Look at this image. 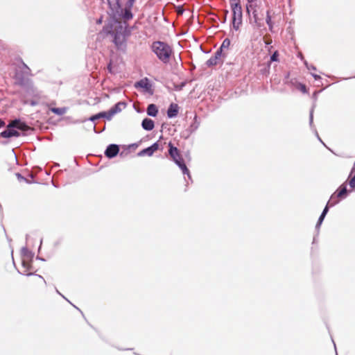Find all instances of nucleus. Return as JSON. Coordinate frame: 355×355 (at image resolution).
<instances>
[{
  "label": "nucleus",
  "mask_w": 355,
  "mask_h": 355,
  "mask_svg": "<svg viewBox=\"0 0 355 355\" xmlns=\"http://www.w3.org/2000/svg\"><path fill=\"white\" fill-rule=\"evenodd\" d=\"M152 51L163 63H168L173 54V49L168 44L156 41L152 44Z\"/></svg>",
  "instance_id": "nucleus-1"
},
{
  "label": "nucleus",
  "mask_w": 355,
  "mask_h": 355,
  "mask_svg": "<svg viewBox=\"0 0 355 355\" xmlns=\"http://www.w3.org/2000/svg\"><path fill=\"white\" fill-rule=\"evenodd\" d=\"M30 128L20 120L15 119L12 121L8 125L6 130L1 132V136L3 138H10L12 137H19L20 134L16 130L22 131L28 130Z\"/></svg>",
  "instance_id": "nucleus-2"
},
{
  "label": "nucleus",
  "mask_w": 355,
  "mask_h": 355,
  "mask_svg": "<svg viewBox=\"0 0 355 355\" xmlns=\"http://www.w3.org/2000/svg\"><path fill=\"white\" fill-rule=\"evenodd\" d=\"M168 153L172 159L181 168L184 174H189V171L184 164V161L180 151L176 147L173 146L171 142L168 143Z\"/></svg>",
  "instance_id": "nucleus-3"
},
{
  "label": "nucleus",
  "mask_w": 355,
  "mask_h": 355,
  "mask_svg": "<svg viewBox=\"0 0 355 355\" xmlns=\"http://www.w3.org/2000/svg\"><path fill=\"white\" fill-rule=\"evenodd\" d=\"M347 195V186L344 183V184H341L339 187V188L336 190V191L334 192L331 195V196L328 202V205H329L330 207L334 206L339 202V200L340 199H343V198H346Z\"/></svg>",
  "instance_id": "nucleus-4"
},
{
  "label": "nucleus",
  "mask_w": 355,
  "mask_h": 355,
  "mask_svg": "<svg viewBox=\"0 0 355 355\" xmlns=\"http://www.w3.org/2000/svg\"><path fill=\"white\" fill-rule=\"evenodd\" d=\"M233 17L232 24L234 29L238 30L242 23V8L241 6L231 7Z\"/></svg>",
  "instance_id": "nucleus-5"
},
{
  "label": "nucleus",
  "mask_w": 355,
  "mask_h": 355,
  "mask_svg": "<svg viewBox=\"0 0 355 355\" xmlns=\"http://www.w3.org/2000/svg\"><path fill=\"white\" fill-rule=\"evenodd\" d=\"M222 56L221 50H217L214 55L207 61L206 64L208 67H213L222 62Z\"/></svg>",
  "instance_id": "nucleus-6"
},
{
  "label": "nucleus",
  "mask_w": 355,
  "mask_h": 355,
  "mask_svg": "<svg viewBox=\"0 0 355 355\" xmlns=\"http://www.w3.org/2000/svg\"><path fill=\"white\" fill-rule=\"evenodd\" d=\"M159 149V144L157 142L153 144L148 148L143 149L140 152L138 153V156L143 157L145 155L152 156L155 152H156Z\"/></svg>",
  "instance_id": "nucleus-7"
},
{
  "label": "nucleus",
  "mask_w": 355,
  "mask_h": 355,
  "mask_svg": "<svg viewBox=\"0 0 355 355\" xmlns=\"http://www.w3.org/2000/svg\"><path fill=\"white\" fill-rule=\"evenodd\" d=\"M119 148L117 145L110 144L107 146L105 152V155L109 158H112L119 153Z\"/></svg>",
  "instance_id": "nucleus-8"
},
{
  "label": "nucleus",
  "mask_w": 355,
  "mask_h": 355,
  "mask_svg": "<svg viewBox=\"0 0 355 355\" xmlns=\"http://www.w3.org/2000/svg\"><path fill=\"white\" fill-rule=\"evenodd\" d=\"M22 267H23V272L26 275H32L33 266L32 262L29 260L23 259L22 260Z\"/></svg>",
  "instance_id": "nucleus-9"
},
{
  "label": "nucleus",
  "mask_w": 355,
  "mask_h": 355,
  "mask_svg": "<svg viewBox=\"0 0 355 355\" xmlns=\"http://www.w3.org/2000/svg\"><path fill=\"white\" fill-rule=\"evenodd\" d=\"M179 112V107L178 104L171 103L168 109L167 115L169 118L175 117Z\"/></svg>",
  "instance_id": "nucleus-10"
},
{
  "label": "nucleus",
  "mask_w": 355,
  "mask_h": 355,
  "mask_svg": "<svg viewBox=\"0 0 355 355\" xmlns=\"http://www.w3.org/2000/svg\"><path fill=\"white\" fill-rule=\"evenodd\" d=\"M54 105H55V103H51L47 105V107L52 112H53L54 114H55L58 116H62L66 113L67 108H65V107H61V108L54 107L53 106Z\"/></svg>",
  "instance_id": "nucleus-11"
},
{
  "label": "nucleus",
  "mask_w": 355,
  "mask_h": 355,
  "mask_svg": "<svg viewBox=\"0 0 355 355\" xmlns=\"http://www.w3.org/2000/svg\"><path fill=\"white\" fill-rule=\"evenodd\" d=\"M141 125L144 130L148 131L152 130L155 127L154 121L148 118H146L143 120Z\"/></svg>",
  "instance_id": "nucleus-12"
},
{
  "label": "nucleus",
  "mask_w": 355,
  "mask_h": 355,
  "mask_svg": "<svg viewBox=\"0 0 355 355\" xmlns=\"http://www.w3.org/2000/svg\"><path fill=\"white\" fill-rule=\"evenodd\" d=\"M347 181L351 189H355V168L352 169Z\"/></svg>",
  "instance_id": "nucleus-13"
},
{
  "label": "nucleus",
  "mask_w": 355,
  "mask_h": 355,
  "mask_svg": "<svg viewBox=\"0 0 355 355\" xmlns=\"http://www.w3.org/2000/svg\"><path fill=\"white\" fill-rule=\"evenodd\" d=\"M258 6H259V4L257 3V4H255V6L254 8H249V9H247L248 13H250V12H252L254 22L257 24H259V21L260 20V19L258 17L257 9L258 8Z\"/></svg>",
  "instance_id": "nucleus-14"
},
{
  "label": "nucleus",
  "mask_w": 355,
  "mask_h": 355,
  "mask_svg": "<svg viewBox=\"0 0 355 355\" xmlns=\"http://www.w3.org/2000/svg\"><path fill=\"white\" fill-rule=\"evenodd\" d=\"M158 110L155 104H150L147 107V114L152 116H155L157 114Z\"/></svg>",
  "instance_id": "nucleus-15"
},
{
  "label": "nucleus",
  "mask_w": 355,
  "mask_h": 355,
  "mask_svg": "<svg viewBox=\"0 0 355 355\" xmlns=\"http://www.w3.org/2000/svg\"><path fill=\"white\" fill-rule=\"evenodd\" d=\"M119 105H120V103H117L113 107H112L109 111H108V116H107V119L108 120H110L112 119V117L115 114H116L117 112H120L121 109L119 107Z\"/></svg>",
  "instance_id": "nucleus-16"
},
{
  "label": "nucleus",
  "mask_w": 355,
  "mask_h": 355,
  "mask_svg": "<svg viewBox=\"0 0 355 355\" xmlns=\"http://www.w3.org/2000/svg\"><path fill=\"white\" fill-rule=\"evenodd\" d=\"M125 40V36L123 34L116 33L114 37V42L116 46H120L123 44Z\"/></svg>",
  "instance_id": "nucleus-17"
},
{
  "label": "nucleus",
  "mask_w": 355,
  "mask_h": 355,
  "mask_svg": "<svg viewBox=\"0 0 355 355\" xmlns=\"http://www.w3.org/2000/svg\"><path fill=\"white\" fill-rule=\"evenodd\" d=\"M329 205H327V206L324 207L322 214L320 215L319 219H318V225H320L322 222V220H324V217H325V215L327 214V213L328 212V210H329Z\"/></svg>",
  "instance_id": "nucleus-18"
},
{
  "label": "nucleus",
  "mask_w": 355,
  "mask_h": 355,
  "mask_svg": "<svg viewBox=\"0 0 355 355\" xmlns=\"http://www.w3.org/2000/svg\"><path fill=\"white\" fill-rule=\"evenodd\" d=\"M123 17L125 20H129L132 18V14L130 9H125L123 15Z\"/></svg>",
  "instance_id": "nucleus-19"
},
{
  "label": "nucleus",
  "mask_w": 355,
  "mask_h": 355,
  "mask_svg": "<svg viewBox=\"0 0 355 355\" xmlns=\"http://www.w3.org/2000/svg\"><path fill=\"white\" fill-rule=\"evenodd\" d=\"M230 45V40L229 39H225L222 43L220 48L218 50H221V52L224 49H228Z\"/></svg>",
  "instance_id": "nucleus-20"
},
{
  "label": "nucleus",
  "mask_w": 355,
  "mask_h": 355,
  "mask_svg": "<svg viewBox=\"0 0 355 355\" xmlns=\"http://www.w3.org/2000/svg\"><path fill=\"white\" fill-rule=\"evenodd\" d=\"M247 1L246 9L252 8L255 6V4L258 3L257 0H247Z\"/></svg>",
  "instance_id": "nucleus-21"
},
{
  "label": "nucleus",
  "mask_w": 355,
  "mask_h": 355,
  "mask_svg": "<svg viewBox=\"0 0 355 355\" xmlns=\"http://www.w3.org/2000/svg\"><path fill=\"white\" fill-rule=\"evenodd\" d=\"M279 53L277 51H275L273 54L270 57L271 62H277L278 61Z\"/></svg>",
  "instance_id": "nucleus-22"
},
{
  "label": "nucleus",
  "mask_w": 355,
  "mask_h": 355,
  "mask_svg": "<svg viewBox=\"0 0 355 355\" xmlns=\"http://www.w3.org/2000/svg\"><path fill=\"white\" fill-rule=\"evenodd\" d=\"M266 23L269 26L270 28H272V21H271V17L270 15V12L267 11V16H266Z\"/></svg>",
  "instance_id": "nucleus-23"
},
{
  "label": "nucleus",
  "mask_w": 355,
  "mask_h": 355,
  "mask_svg": "<svg viewBox=\"0 0 355 355\" xmlns=\"http://www.w3.org/2000/svg\"><path fill=\"white\" fill-rule=\"evenodd\" d=\"M231 7L241 6L240 0H230Z\"/></svg>",
  "instance_id": "nucleus-24"
},
{
  "label": "nucleus",
  "mask_w": 355,
  "mask_h": 355,
  "mask_svg": "<svg viewBox=\"0 0 355 355\" xmlns=\"http://www.w3.org/2000/svg\"><path fill=\"white\" fill-rule=\"evenodd\" d=\"M297 88L303 93H306L307 92V89H306V87L305 85L304 84H300L297 87Z\"/></svg>",
  "instance_id": "nucleus-25"
},
{
  "label": "nucleus",
  "mask_w": 355,
  "mask_h": 355,
  "mask_svg": "<svg viewBox=\"0 0 355 355\" xmlns=\"http://www.w3.org/2000/svg\"><path fill=\"white\" fill-rule=\"evenodd\" d=\"M98 118H103V117H105L107 119V116H108V112H100L98 114H97Z\"/></svg>",
  "instance_id": "nucleus-26"
},
{
  "label": "nucleus",
  "mask_w": 355,
  "mask_h": 355,
  "mask_svg": "<svg viewBox=\"0 0 355 355\" xmlns=\"http://www.w3.org/2000/svg\"><path fill=\"white\" fill-rule=\"evenodd\" d=\"M99 119V118H98V115H97V114H95V115H94V116H91L89 119H90L92 121H96V120H97V119Z\"/></svg>",
  "instance_id": "nucleus-27"
},
{
  "label": "nucleus",
  "mask_w": 355,
  "mask_h": 355,
  "mask_svg": "<svg viewBox=\"0 0 355 355\" xmlns=\"http://www.w3.org/2000/svg\"><path fill=\"white\" fill-rule=\"evenodd\" d=\"M264 41H265L266 44H270L272 43V40L270 38H269V39L264 38Z\"/></svg>",
  "instance_id": "nucleus-28"
},
{
  "label": "nucleus",
  "mask_w": 355,
  "mask_h": 355,
  "mask_svg": "<svg viewBox=\"0 0 355 355\" xmlns=\"http://www.w3.org/2000/svg\"><path fill=\"white\" fill-rule=\"evenodd\" d=\"M5 125V122L0 120V128L3 127Z\"/></svg>",
  "instance_id": "nucleus-29"
},
{
  "label": "nucleus",
  "mask_w": 355,
  "mask_h": 355,
  "mask_svg": "<svg viewBox=\"0 0 355 355\" xmlns=\"http://www.w3.org/2000/svg\"><path fill=\"white\" fill-rule=\"evenodd\" d=\"M107 69L109 70L110 72H112V66H111V62L108 64L107 66Z\"/></svg>",
  "instance_id": "nucleus-30"
},
{
  "label": "nucleus",
  "mask_w": 355,
  "mask_h": 355,
  "mask_svg": "<svg viewBox=\"0 0 355 355\" xmlns=\"http://www.w3.org/2000/svg\"><path fill=\"white\" fill-rule=\"evenodd\" d=\"M135 1L136 0H129V3H130V6H132Z\"/></svg>",
  "instance_id": "nucleus-31"
},
{
  "label": "nucleus",
  "mask_w": 355,
  "mask_h": 355,
  "mask_svg": "<svg viewBox=\"0 0 355 355\" xmlns=\"http://www.w3.org/2000/svg\"><path fill=\"white\" fill-rule=\"evenodd\" d=\"M38 279H39L40 280H41V281H42V280H43V279H42V277L41 276H38Z\"/></svg>",
  "instance_id": "nucleus-32"
},
{
  "label": "nucleus",
  "mask_w": 355,
  "mask_h": 355,
  "mask_svg": "<svg viewBox=\"0 0 355 355\" xmlns=\"http://www.w3.org/2000/svg\"><path fill=\"white\" fill-rule=\"evenodd\" d=\"M314 78L316 79V78H320V76H317V75H314Z\"/></svg>",
  "instance_id": "nucleus-33"
}]
</instances>
